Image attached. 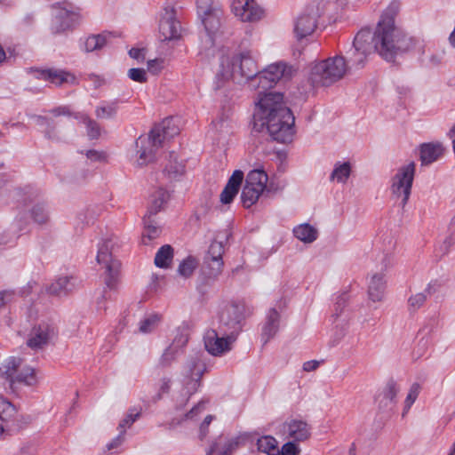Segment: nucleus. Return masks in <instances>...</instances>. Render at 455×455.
<instances>
[{"label": "nucleus", "instance_id": "0eeeda50", "mask_svg": "<svg viewBox=\"0 0 455 455\" xmlns=\"http://www.w3.org/2000/svg\"><path fill=\"white\" fill-rule=\"evenodd\" d=\"M291 120V110L283 101V95L276 92L258 90V99L253 115V123L264 121L274 114Z\"/></svg>", "mask_w": 455, "mask_h": 455}, {"label": "nucleus", "instance_id": "bb28decb", "mask_svg": "<svg viewBox=\"0 0 455 455\" xmlns=\"http://www.w3.org/2000/svg\"><path fill=\"white\" fill-rule=\"evenodd\" d=\"M387 288V282L383 273H374L371 275L368 283V296L373 302L383 300Z\"/></svg>", "mask_w": 455, "mask_h": 455}, {"label": "nucleus", "instance_id": "473e14b6", "mask_svg": "<svg viewBox=\"0 0 455 455\" xmlns=\"http://www.w3.org/2000/svg\"><path fill=\"white\" fill-rule=\"evenodd\" d=\"M107 44V37L104 35H92L81 44V49L85 52L101 50Z\"/></svg>", "mask_w": 455, "mask_h": 455}, {"label": "nucleus", "instance_id": "cd10ccee", "mask_svg": "<svg viewBox=\"0 0 455 455\" xmlns=\"http://www.w3.org/2000/svg\"><path fill=\"white\" fill-rule=\"evenodd\" d=\"M443 153V147L439 142L423 143L419 146V159L422 165H428L436 161Z\"/></svg>", "mask_w": 455, "mask_h": 455}, {"label": "nucleus", "instance_id": "9d476101", "mask_svg": "<svg viewBox=\"0 0 455 455\" xmlns=\"http://www.w3.org/2000/svg\"><path fill=\"white\" fill-rule=\"evenodd\" d=\"M416 164L410 162L399 167L395 174L391 179L390 190L392 196L396 200H400V204L404 207L411 196L412 182L415 175Z\"/></svg>", "mask_w": 455, "mask_h": 455}, {"label": "nucleus", "instance_id": "5fc2aeb1", "mask_svg": "<svg viewBox=\"0 0 455 455\" xmlns=\"http://www.w3.org/2000/svg\"><path fill=\"white\" fill-rule=\"evenodd\" d=\"M14 299V291L12 290L0 291V309L12 302Z\"/></svg>", "mask_w": 455, "mask_h": 455}, {"label": "nucleus", "instance_id": "dca6fc26", "mask_svg": "<svg viewBox=\"0 0 455 455\" xmlns=\"http://www.w3.org/2000/svg\"><path fill=\"white\" fill-rule=\"evenodd\" d=\"M51 30L53 34H60L71 29L77 21V14L68 3L56 4L52 6Z\"/></svg>", "mask_w": 455, "mask_h": 455}, {"label": "nucleus", "instance_id": "49530a36", "mask_svg": "<svg viewBox=\"0 0 455 455\" xmlns=\"http://www.w3.org/2000/svg\"><path fill=\"white\" fill-rule=\"evenodd\" d=\"M224 247L220 242H212L204 259H222Z\"/></svg>", "mask_w": 455, "mask_h": 455}, {"label": "nucleus", "instance_id": "a18cd8bd", "mask_svg": "<svg viewBox=\"0 0 455 455\" xmlns=\"http://www.w3.org/2000/svg\"><path fill=\"white\" fill-rule=\"evenodd\" d=\"M242 440L241 436L229 439L224 443L222 451L218 455H231L241 445Z\"/></svg>", "mask_w": 455, "mask_h": 455}, {"label": "nucleus", "instance_id": "bf43d9fd", "mask_svg": "<svg viewBox=\"0 0 455 455\" xmlns=\"http://www.w3.org/2000/svg\"><path fill=\"white\" fill-rule=\"evenodd\" d=\"M455 243V229L444 239L442 244V250L444 253L448 252L450 248Z\"/></svg>", "mask_w": 455, "mask_h": 455}, {"label": "nucleus", "instance_id": "ddd939ff", "mask_svg": "<svg viewBox=\"0 0 455 455\" xmlns=\"http://www.w3.org/2000/svg\"><path fill=\"white\" fill-rule=\"evenodd\" d=\"M205 371L202 355H194L187 360L182 369V383L188 394L192 395L197 391Z\"/></svg>", "mask_w": 455, "mask_h": 455}, {"label": "nucleus", "instance_id": "e433bc0d", "mask_svg": "<svg viewBox=\"0 0 455 455\" xmlns=\"http://www.w3.org/2000/svg\"><path fill=\"white\" fill-rule=\"evenodd\" d=\"M173 258V250L171 245L162 246L156 254L155 264L161 268H167Z\"/></svg>", "mask_w": 455, "mask_h": 455}, {"label": "nucleus", "instance_id": "a19ab883", "mask_svg": "<svg viewBox=\"0 0 455 455\" xmlns=\"http://www.w3.org/2000/svg\"><path fill=\"white\" fill-rule=\"evenodd\" d=\"M116 113V103H107L99 106L95 114L98 118L101 119H108L112 118Z\"/></svg>", "mask_w": 455, "mask_h": 455}, {"label": "nucleus", "instance_id": "864d4df0", "mask_svg": "<svg viewBox=\"0 0 455 455\" xmlns=\"http://www.w3.org/2000/svg\"><path fill=\"white\" fill-rule=\"evenodd\" d=\"M419 393V386L418 384L412 385L410 392L405 399V408L403 414L411 408Z\"/></svg>", "mask_w": 455, "mask_h": 455}, {"label": "nucleus", "instance_id": "f3484780", "mask_svg": "<svg viewBox=\"0 0 455 455\" xmlns=\"http://www.w3.org/2000/svg\"><path fill=\"white\" fill-rule=\"evenodd\" d=\"M235 339L236 336L230 332L224 334L223 329H220V332L216 330L210 329L206 331L204 336V342L205 349L211 355L218 356L229 351Z\"/></svg>", "mask_w": 455, "mask_h": 455}, {"label": "nucleus", "instance_id": "680f3d73", "mask_svg": "<svg viewBox=\"0 0 455 455\" xmlns=\"http://www.w3.org/2000/svg\"><path fill=\"white\" fill-rule=\"evenodd\" d=\"M212 420V415H207L204 418V420L201 424V427H200V435H201V438H204L207 435L208 427L211 424Z\"/></svg>", "mask_w": 455, "mask_h": 455}, {"label": "nucleus", "instance_id": "39448f33", "mask_svg": "<svg viewBox=\"0 0 455 455\" xmlns=\"http://www.w3.org/2000/svg\"><path fill=\"white\" fill-rule=\"evenodd\" d=\"M196 7L198 17L205 29V36L201 39V49L209 56L214 52V36L220 28L222 10L214 0H197Z\"/></svg>", "mask_w": 455, "mask_h": 455}, {"label": "nucleus", "instance_id": "20e7f679", "mask_svg": "<svg viewBox=\"0 0 455 455\" xmlns=\"http://www.w3.org/2000/svg\"><path fill=\"white\" fill-rule=\"evenodd\" d=\"M0 379L6 389L17 392L22 387L38 384L36 370L20 356H9L0 363Z\"/></svg>", "mask_w": 455, "mask_h": 455}, {"label": "nucleus", "instance_id": "c85d7f7f", "mask_svg": "<svg viewBox=\"0 0 455 455\" xmlns=\"http://www.w3.org/2000/svg\"><path fill=\"white\" fill-rule=\"evenodd\" d=\"M280 315L275 308L269 309L266 323L262 328V339L264 342L269 341L278 331Z\"/></svg>", "mask_w": 455, "mask_h": 455}, {"label": "nucleus", "instance_id": "72a5a7b5", "mask_svg": "<svg viewBox=\"0 0 455 455\" xmlns=\"http://www.w3.org/2000/svg\"><path fill=\"white\" fill-rule=\"evenodd\" d=\"M170 198V194L165 189L160 188L151 196V204L148 208L149 214H156L164 204Z\"/></svg>", "mask_w": 455, "mask_h": 455}, {"label": "nucleus", "instance_id": "a878e982", "mask_svg": "<svg viewBox=\"0 0 455 455\" xmlns=\"http://www.w3.org/2000/svg\"><path fill=\"white\" fill-rule=\"evenodd\" d=\"M76 287V280L74 276L64 275L55 279L46 287L48 294L57 297L68 295Z\"/></svg>", "mask_w": 455, "mask_h": 455}, {"label": "nucleus", "instance_id": "4c0bfd02", "mask_svg": "<svg viewBox=\"0 0 455 455\" xmlns=\"http://www.w3.org/2000/svg\"><path fill=\"white\" fill-rule=\"evenodd\" d=\"M351 173V164L348 162L337 163L331 174V180L339 183H346Z\"/></svg>", "mask_w": 455, "mask_h": 455}, {"label": "nucleus", "instance_id": "412c9836", "mask_svg": "<svg viewBox=\"0 0 455 455\" xmlns=\"http://www.w3.org/2000/svg\"><path fill=\"white\" fill-rule=\"evenodd\" d=\"M53 336L54 328L47 323H41L33 326L30 330L27 345L34 350L41 349L49 343Z\"/></svg>", "mask_w": 455, "mask_h": 455}, {"label": "nucleus", "instance_id": "69168bd1", "mask_svg": "<svg viewBox=\"0 0 455 455\" xmlns=\"http://www.w3.org/2000/svg\"><path fill=\"white\" fill-rule=\"evenodd\" d=\"M162 61L156 59L148 61V68L152 72H157L161 68Z\"/></svg>", "mask_w": 455, "mask_h": 455}, {"label": "nucleus", "instance_id": "ea45409f", "mask_svg": "<svg viewBox=\"0 0 455 455\" xmlns=\"http://www.w3.org/2000/svg\"><path fill=\"white\" fill-rule=\"evenodd\" d=\"M160 322L157 315H149L142 319L139 323V331L143 334L153 331Z\"/></svg>", "mask_w": 455, "mask_h": 455}, {"label": "nucleus", "instance_id": "aec40b11", "mask_svg": "<svg viewBox=\"0 0 455 455\" xmlns=\"http://www.w3.org/2000/svg\"><path fill=\"white\" fill-rule=\"evenodd\" d=\"M280 433L284 439L303 442L310 436V427L302 419H291L282 424Z\"/></svg>", "mask_w": 455, "mask_h": 455}, {"label": "nucleus", "instance_id": "423d86ee", "mask_svg": "<svg viewBox=\"0 0 455 455\" xmlns=\"http://www.w3.org/2000/svg\"><path fill=\"white\" fill-rule=\"evenodd\" d=\"M349 68L343 56L331 57L311 66L309 80L314 85L329 86L343 78Z\"/></svg>", "mask_w": 455, "mask_h": 455}, {"label": "nucleus", "instance_id": "13d9d810", "mask_svg": "<svg viewBox=\"0 0 455 455\" xmlns=\"http://www.w3.org/2000/svg\"><path fill=\"white\" fill-rule=\"evenodd\" d=\"M124 435L123 430L119 431L118 435L107 444V449L110 451L119 447L124 441Z\"/></svg>", "mask_w": 455, "mask_h": 455}, {"label": "nucleus", "instance_id": "4be33fe9", "mask_svg": "<svg viewBox=\"0 0 455 455\" xmlns=\"http://www.w3.org/2000/svg\"><path fill=\"white\" fill-rule=\"evenodd\" d=\"M36 76L44 81H48L57 86L64 84H76V76L64 69L48 68L36 71Z\"/></svg>", "mask_w": 455, "mask_h": 455}, {"label": "nucleus", "instance_id": "7ed1b4c3", "mask_svg": "<svg viewBox=\"0 0 455 455\" xmlns=\"http://www.w3.org/2000/svg\"><path fill=\"white\" fill-rule=\"evenodd\" d=\"M180 128L177 120L166 118L152 128L147 135L136 140V159L134 164L143 167L156 160L158 150L166 141L178 135Z\"/></svg>", "mask_w": 455, "mask_h": 455}, {"label": "nucleus", "instance_id": "c756f323", "mask_svg": "<svg viewBox=\"0 0 455 455\" xmlns=\"http://www.w3.org/2000/svg\"><path fill=\"white\" fill-rule=\"evenodd\" d=\"M15 414V407L6 398L0 396V435L8 428Z\"/></svg>", "mask_w": 455, "mask_h": 455}, {"label": "nucleus", "instance_id": "f257e3e1", "mask_svg": "<svg viewBox=\"0 0 455 455\" xmlns=\"http://www.w3.org/2000/svg\"><path fill=\"white\" fill-rule=\"evenodd\" d=\"M296 72L297 69L293 66L283 61L272 63L259 71L250 52L240 53L221 52L217 77L224 81L234 80L237 83H241L243 79L251 80L252 87L267 91L281 79H291Z\"/></svg>", "mask_w": 455, "mask_h": 455}, {"label": "nucleus", "instance_id": "6ab92c4d", "mask_svg": "<svg viewBox=\"0 0 455 455\" xmlns=\"http://www.w3.org/2000/svg\"><path fill=\"white\" fill-rule=\"evenodd\" d=\"M181 27L173 8L164 9L159 22V34L163 41L176 40L180 37Z\"/></svg>", "mask_w": 455, "mask_h": 455}, {"label": "nucleus", "instance_id": "6e6d98bb", "mask_svg": "<svg viewBox=\"0 0 455 455\" xmlns=\"http://www.w3.org/2000/svg\"><path fill=\"white\" fill-rule=\"evenodd\" d=\"M86 124L89 137L92 139L98 138L100 136V126L95 121L90 119L87 120Z\"/></svg>", "mask_w": 455, "mask_h": 455}, {"label": "nucleus", "instance_id": "5701e85b", "mask_svg": "<svg viewBox=\"0 0 455 455\" xmlns=\"http://www.w3.org/2000/svg\"><path fill=\"white\" fill-rule=\"evenodd\" d=\"M317 12L314 9L302 13L295 22L294 32L298 39L313 34L317 26Z\"/></svg>", "mask_w": 455, "mask_h": 455}, {"label": "nucleus", "instance_id": "393cba45", "mask_svg": "<svg viewBox=\"0 0 455 455\" xmlns=\"http://www.w3.org/2000/svg\"><path fill=\"white\" fill-rule=\"evenodd\" d=\"M243 178L242 171L235 170L233 172L220 196V200L223 204H228L233 201L240 189Z\"/></svg>", "mask_w": 455, "mask_h": 455}, {"label": "nucleus", "instance_id": "8fccbe9b", "mask_svg": "<svg viewBox=\"0 0 455 455\" xmlns=\"http://www.w3.org/2000/svg\"><path fill=\"white\" fill-rule=\"evenodd\" d=\"M399 389L400 388L395 381L389 380L384 389V397L389 402H394Z\"/></svg>", "mask_w": 455, "mask_h": 455}, {"label": "nucleus", "instance_id": "f704fd0d", "mask_svg": "<svg viewBox=\"0 0 455 455\" xmlns=\"http://www.w3.org/2000/svg\"><path fill=\"white\" fill-rule=\"evenodd\" d=\"M223 265L222 259H204L203 273L209 278H216L221 274Z\"/></svg>", "mask_w": 455, "mask_h": 455}, {"label": "nucleus", "instance_id": "3c124183", "mask_svg": "<svg viewBox=\"0 0 455 455\" xmlns=\"http://www.w3.org/2000/svg\"><path fill=\"white\" fill-rule=\"evenodd\" d=\"M295 441H289L282 446V449L279 450V455H299L300 452V449L294 443Z\"/></svg>", "mask_w": 455, "mask_h": 455}, {"label": "nucleus", "instance_id": "6e6552de", "mask_svg": "<svg viewBox=\"0 0 455 455\" xmlns=\"http://www.w3.org/2000/svg\"><path fill=\"white\" fill-rule=\"evenodd\" d=\"M378 52L376 30L372 33L368 29L359 31L353 42V47L348 51V62L352 68H362L369 55Z\"/></svg>", "mask_w": 455, "mask_h": 455}, {"label": "nucleus", "instance_id": "0e129e2a", "mask_svg": "<svg viewBox=\"0 0 455 455\" xmlns=\"http://www.w3.org/2000/svg\"><path fill=\"white\" fill-rule=\"evenodd\" d=\"M318 366H319L318 361L311 360V361L305 362L303 363V370L305 371H312L316 370L318 368Z\"/></svg>", "mask_w": 455, "mask_h": 455}, {"label": "nucleus", "instance_id": "37998d69", "mask_svg": "<svg viewBox=\"0 0 455 455\" xmlns=\"http://www.w3.org/2000/svg\"><path fill=\"white\" fill-rule=\"evenodd\" d=\"M376 266L379 268V273L387 271L393 266V255L390 252H383L376 258Z\"/></svg>", "mask_w": 455, "mask_h": 455}, {"label": "nucleus", "instance_id": "2eb2a0df", "mask_svg": "<svg viewBox=\"0 0 455 455\" xmlns=\"http://www.w3.org/2000/svg\"><path fill=\"white\" fill-rule=\"evenodd\" d=\"M230 8L242 22L256 23L266 17L265 8L256 0H233Z\"/></svg>", "mask_w": 455, "mask_h": 455}, {"label": "nucleus", "instance_id": "79ce46f5", "mask_svg": "<svg viewBox=\"0 0 455 455\" xmlns=\"http://www.w3.org/2000/svg\"><path fill=\"white\" fill-rule=\"evenodd\" d=\"M196 267V261L195 259L188 257L184 259L179 266L178 272L183 277H188L192 275Z\"/></svg>", "mask_w": 455, "mask_h": 455}, {"label": "nucleus", "instance_id": "4468645a", "mask_svg": "<svg viewBox=\"0 0 455 455\" xmlns=\"http://www.w3.org/2000/svg\"><path fill=\"white\" fill-rule=\"evenodd\" d=\"M220 329L230 332L235 336L242 329V321L244 319V306L240 303H230L225 305L219 314Z\"/></svg>", "mask_w": 455, "mask_h": 455}, {"label": "nucleus", "instance_id": "603ef678", "mask_svg": "<svg viewBox=\"0 0 455 455\" xmlns=\"http://www.w3.org/2000/svg\"><path fill=\"white\" fill-rule=\"evenodd\" d=\"M128 77L134 82H147V74L143 68H131L128 70Z\"/></svg>", "mask_w": 455, "mask_h": 455}, {"label": "nucleus", "instance_id": "338daca9", "mask_svg": "<svg viewBox=\"0 0 455 455\" xmlns=\"http://www.w3.org/2000/svg\"><path fill=\"white\" fill-rule=\"evenodd\" d=\"M346 304V298L344 296L339 297L335 303V315H339L341 313Z\"/></svg>", "mask_w": 455, "mask_h": 455}, {"label": "nucleus", "instance_id": "9b49d317", "mask_svg": "<svg viewBox=\"0 0 455 455\" xmlns=\"http://www.w3.org/2000/svg\"><path fill=\"white\" fill-rule=\"evenodd\" d=\"M268 177L264 170L251 171L245 179V184L241 193V201L245 208L256 204L267 188Z\"/></svg>", "mask_w": 455, "mask_h": 455}, {"label": "nucleus", "instance_id": "4d7b16f0", "mask_svg": "<svg viewBox=\"0 0 455 455\" xmlns=\"http://www.w3.org/2000/svg\"><path fill=\"white\" fill-rule=\"evenodd\" d=\"M129 55L138 61H143L146 57V51L144 48H132L129 51Z\"/></svg>", "mask_w": 455, "mask_h": 455}, {"label": "nucleus", "instance_id": "58836bf2", "mask_svg": "<svg viewBox=\"0 0 455 455\" xmlns=\"http://www.w3.org/2000/svg\"><path fill=\"white\" fill-rule=\"evenodd\" d=\"M182 352L183 351H181L180 348L170 345L162 354L159 359V363L164 367L169 366L177 359L179 355L182 354Z\"/></svg>", "mask_w": 455, "mask_h": 455}, {"label": "nucleus", "instance_id": "7c9ffc66", "mask_svg": "<svg viewBox=\"0 0 455 455\" xmlns=\"http://www.w3.org/2000/svg\"><path fill=\"white\" fill-rule=\"evenodd\" d=\"M154 214H148L144 217V231L142 233V242L148 244L150 241L157 238L161 234V228L155 220L152 219Z\"/></svg>", "mask_w": 455, "mask_h": 455}, {"label": "nucleus", "instance_id": "e2e57ef3", "mask_svg": "<svg viewBox=\"0 0 455 455\" xmlns=\"http://www.w3.org/2000/svg\"><path fill=\"white\" fill-rule=\"evenodd\" d=\"M86 156L88 159L93 161H101L105 158L104 153L96 150H88L86 152Z\"/></svg>", "mask_w": 455, "mask_h": 455}, {"label": "nucleus", "instance_id": "1a4fd4ad", "mask_svg": "<svg viewBox=\"0 0 455 455\" xmlns=\"http://www.w3.org/2000/svg\"><path fill=\"white\" fill-rule=\"evenodd\" d=\"M278 113L274 114L264 121L253 123V128L258 132L266 130L273 140L287 143L292 140L294 135V116L291 112V120L279 117Z\"/></svg>", "mask_w": 455, "mask_h": 455}, {"label": "nucleus", "instance_id": "c03bdc74", "mask_svg": "<svg viewBox=\"0 0 455 455\" xmlns=\"http://www.w3.org/2000/svg\"><path fill=\"white\" fill-rule=\"evenodd\" d=\"M188 335L187 331L184 328H179L176 331V335L171 344V346L180 348L183 351L184 347L188 344Z\"/></svg>", "mask_w": 455, "mask_h": 455}, {"label": "nucleus", "instance_id": "c9c22d12", "mask_svg": "<svg viewBox=\"0 0 455 455\" xmlns=\"http://www.w3.org/2000/svg\"><path fill=\"white\" fill-rule=\"evenodd\" d=\"M257 446L259 451L267 453V455H279L277 441L270 435L259 438Z\"/></svg>", "mask_w": 455, "mask_h": 455}, {"label": "nucleus", "instance_id": "774afa93", "mask_svg": "<svg viewBox=\"0 0 455 455\" xmlns=\"http://www.w3.org/2000/svg\"><path fill=\"white\" fill-rule=\"evenodd\" d=\"M18 455H35V450L31 446H23L20 448Z\"/></svg>", "mask_w": 455, "mask_h": 455}, {"label": "nucleus", "instance_id": "f8f14e48", "mask_svg": "<svg viewBox=\"0 0 455 455\" xmlns=\"http://www.w3.org/2000/svg\"><path fill=\"white\" fill-rule=\"evenodd\" d=\"M115 243L112 239L103 241L98 250L97 262L105 268V283L109 289H114L119 276L120 263L112 256Z\"/></svg>", "mask_w": 455, "mask_h": 455}, {"label": "nucleus", "instance_id": "052dcab7", "mask_svg": "<svg viewBox=\"0 0 455 455\" xmlns=\"http://www.w3.org/2000/svg\"><path fill=\"white\" fill-rule=\"evenodd\" d=\"M204 410V403L200 402L186 415L187 419H193Z\"/></svg>", "mask_w": 455, "mask_h": 455}, {"label": "nucleus", "instance_id": "a211bd4d", "mask_svg": "<svg viewBox=\"0 0 455 455\" xmlns=\"http://www.w3.org/2000/svg\"><path fill=\"white\" fill-rule=\"evenodd\" d=\"M15 198L17 202L27 205L28 204H33L30 209V216L33 220L39 224H46L50 220L49 210L44 202L36 201V195L27 192L24 189L18 188L15 190Z\"/></svg>", "mask_w": 455, "mask_h": 455}, {"label": "nucleus", "instance_id": "f03ea898", "mask_svg": "<svg viewBox=\"0 0 455 455\" xmlns=\"http://www.w3.org/2000/svg\"><path fill=\"white\" fill-rule=\"evenodd\" d=\"M395 14L394 9H387L376 28L378 53L389 61L395 56L410 51L415 44L412 37L395 26Z\"/></svg>", "mask_w": 455, "mask_h": 455}, {"label": "nucleus", "instance_id": "de8ad7c7", "mask_svg": "<svg viewBox=\"0 0 455 455\" xmlns=\"http://www.w3.org/2000/svg\"><path fill=\"white\" fill-rule=\"evenodd\" d=\"M140 416V412L135 411V410L131 411L118 424V430L124 431L125 434L126 429L130 428L132 424L137 420Z\"/></svg>", "mask_w": 455, "mask_h": 455}, {"label": "nucleus", "instance_id": "09e8293b", "mask_svg": "<svg viewBox=\"0 0 455 455\" xmlns=\"http://www.w3.org/2000/svg\"><path fill=\"white\" fill-rule=\"evenodd\" d=\"M427 297V296L425 292H418L411 295L408 300L410 308L412 310H418L425 303Z\"/></svg>", "mask_w": 455, "mask_h": 455}, {"label": "nucleus", "instance_id": "b1692460", "mask_svg": "<svg viewBox=\"0 0 455 455\" xmlns=\"http://www.w3.org/2000/svg\"><path fill=\"white\" fill-rule=\"evenodd\" d=\"M185 173V165L175 152H170L167 162L163 170V180L166 183H172L180 180Z\"/></svg>", "mask_w": 455, "mask_h": 455}, {"label": "nucleus", "instance_id": "2f4dec72", "mask_svg": "<svg viewBox=\"0 0 455 455\" xmlns=\"http://www.w3.org/2000/svg\"><path fill=\"white\" fill-rule=\"evenodd\" d=\"M293 234L296 238L305 243H313L316 240L318 235L317 229L307 223H303L293 228Z\"/></svg>", "mask_w": 455, "mask_h": 455}]
</instances>
